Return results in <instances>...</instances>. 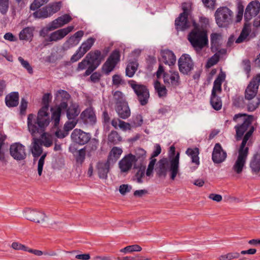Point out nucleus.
Returning <instances> with one entry per match:
<instances>
[{
  "label": "nucleus",
  "mask_w": 260,
  "mask_h": 260,
  "mask_svg": "<svg viewBox=\"0 0 260 260\" xmlns=\"http://www.w3.org/2000/svg\"><path fill=\"white\" fill-rule=\"evenodd\" d=\"M179 152L175 154V147H170L169 162L166 159L158 161L157 174L159 177H165L169 173L170 179L174 180L179 172Z\"/></svg>",
  "instance_id": "nucleus-1"
},
{
  "label": "nucleus",
  "mask_w": 260,
  "mask_h": 260,
  "mask_svg": "<svg viewBox=\"0 0 260 260\" xmlns=\"http://www.w3.org/2000/svg\"><path fill=\"white\" fill-rule=\"evenodd\" d=\"M50 119L46 107H42L38 111L37 117L35 114H29L27 116V129L32 137L41 133L48 126Z\"/></svg>",
  "instance_id": "nucleus-2"
},
{
  "label": "nucleus",
  "mask_w": 260,
  "mask_h": 260,
  "mask_svg": "<svg viewBox=\"0 0 260 260\" xmlns=\"http://www.w3.org/2000/svg\"><path fill=\"white\" fill-rule=\"evenodd\" d=\"M253 119V117L252 115H247L245 114H236L233 117L234 121L239 123L235 127L237 140L240 139L244 133L248 130L243 139L240 146H245L254 131V127L251 125Z\"/></svg>",
  "instance_id": "nucleus-3"
},
{
  "label": "nucleus",
  "mask_w": 260,
  "mask_h": 260,
  "mask_svg": "<svg viewBox=\"0 0 260 260\" xmlns=\"http://www.w3.org/2000/svg\"><path fill=\"white\" fill-rule=\"evenodd\" d=\"M194 25V29L188 36V40L197 52H200L206 46L208 43V39L205 30L197 27Z\"/></svg>",
  "instance_id": "nucleus-4"
},
{
  "label": "nucleus",
  "mask_w": 260,
  "mask_h": 260,
  "mask_svg": "<svg viewBox=\"0 0 260 260\" xmlns=\"http://www.w3.org/2000/svg\"><path fill=\"white\" fill-rule=\"evenodd\" d=\"M249 153L248 147H239L235 153L232 171L236 174H241L244 170Z\"/></svg>",
  "instance_id": "nucleus-5"
},
{
  "label": "nucleus",
  "mask_w": 260,
  "mask_h": 260,
  "mask_svg": "<svg viewBox=\"0 0 260 260\" xmlns=\"http://www.w3.org/2000/svg\"><path fill=\"white\" fill-rule=\"evenodd\" d=\"M56 96L57 99L58 101H60L61 103L59 106L51 109L52 119L55 126H57L59 124L61 111L67 108V102L70 99V95L66 91L60 90L57 92Z\"/></svg>",
  "instance_id": "nucleus-6"
},
{
  "label": "nucleus",
  "mask_w": 260,
  "mask_h": 260,
  "mask_svg": "<svg viewBox=\"0 0 260 260\" xmlns=\"http://www.w3.org/2000/svg\"><path fill=\"white\" fill-rule=\"evenodd\" d=\"M225 74L223 72H220L214 82L210 103L213 108L216 110H219L222 107V102L218 94H220L221 92V84L225 79Z\"/></svg>",
  "instance_id": "nucleus-7"
},
{
  "label": "nucleus",
  "mask_w": 260,
  "mask_h": 260,
  "mask_svg": "<svg viewBox=\"0 0 260 260\" xmlns=\"http://www.w3.org/2000/svg\"><path fill=\"white\" fill-rule=\"evenodd\" d=\"M216 23L220 27H226L234 21V12L227 7H220L214 14Z\"/></svg>",
  "instance_id": "nucleus-8"
},
{
  "label": "nucleus",
  "mask_w": 260,
  "mask_h": 260,
  "mask_svg": "<svg viewBox=\"0 0 260 260\" xmlns=\"http://www.w3.org/2000/svg\"><path fill=\"white\" fill-rule=\"evenodd\" d=\"M244 19L248 22L253 19V25L255 27L260 26V3L258 1H253L247 6Z\"/></svg>",
  "instance_id": "nucleus-9"
},
{
  "label": "nucleus",
  "mask_w": 260,
  "mask_h": 260,
  "mask_svg": "<svg viewBox=\"0 0 260 260\" xmlns=\"http://www.w3.org/2000/svg\"><path fill=\"white\" fill-rule=\"evenodd\" d=\"M157 78H160L163 75L164 82L167 85L176 86L179 84V75L178 72L170 71L168 72H164L162 66L160 65L156 73Z\"/></svg>",
  "instance_id": "nucleus-10"
},
{
  "label": "nucleus",
  "mask_w": 260,
  "mask_h": 260,
  "mask_svg": "<svg viewBox=\"0 0 260 260\" xmlns=\"http://www.w3.org/2000/svg\"><path fill=\"white\" fill-rule=\"evenodd\" d=\"M129 84L137 95L140 104L143 106L146 105L149 98L148 89L145 86L138 84L133 80L130 81Z\"/></svg>",
  "instance_id": "nucleus-11"
},
{
  "label": "nucleus",
  "mask_w": 260,
  "mask_h": 260,
  "mask_svg": "<svg viewBox=\"0 0 260 260\" xmlns=\"http://www.w3.org/2000/svg\"><path fill=\"white\" fill-rule=\"evenodd\" d=\"M86 58L89 60L90 66L85 72V75H90L101 63L103 58L102 57L101 52L99 50L91 51L88 53Z\"/></svg>",
  "instance_id": "nucleus-12"
},
{
  "label": "nucleus",
  "mask_w": 260,
  "mask_h": 260,
  "mask_svg": "<svg viewBox=\"0 0 260 260\" xmlns=\"http://www.w3.org/2000/svg\"><path fill=\"white\" fill-rule=\"evenodd\" d=\"M95 39L90 37L83 42L80 47L78 48L76 53L71 57L73 62L76 61L80 59L93 45Z\"/></svg>",
  "instance_id": "nucleus-13"
},
{
  "label": "nucleus",
  "mask_w": 260,
  "mask_h": 260,
  "mask_svg": "<svg viewBox=\"0 0 260 260\" xmlns=\"http://www.w3.org/2000/svg\"><path fill=\"white\" fill-rule=\"evenodd\" d=\"M137 161L136 157L131 154L125 156L118 162L120 173L127 174Z\"/></svg>",
  "instance_id": "nucleus-14"
},
{
  "label": "nucleus",
  "mask_w": 260,
  "mask_h": 260,
  "mask_svg": "<svg viewBox=\"0 0 260 260\" xmlns=\"http://www.w3.org/2000/svg\"><path fill=\"white\" fill-rule=\"evenodd\" d=\"M120 53L118 51H114L109 56L103 66V72L109 74L115 68L120 60Z\"/></svg>",
  "instance_id": "nucleus-15"
},
{
  "label": "nucleus",
  "mask_w": 260,
  "mask_h": 260,
  "mask_svg": "<svg viewBox=\"0 0 260 260\" xmlns=\"http://www.w3.org/2000/svg\"><path fill=\"white\" fill-rule=\"evenodd\" d=\"M179 69L183 74H188L193 68V63L188 54L182 55L178 61Z\"/></svg>",
  "instance_id": "nucleus-16"
},
{
  "label": "nucleus",
  "mask_w": 260,
  "mask_h": 260,
  "mask_svg": "<svg viewBox=\"0 0 260 260\" xmlns=\"http://www.w3.org/2000/svg\"><path fill=\"white\" fill-rule=\"evenodd\" d=\"M24 214L27 219L37 223H43L46 217L44 212L35 209H26Z\"/></svg>",
  "instance_id": "nucleus-17"
},
{
  "label": "nucleus",
  "mask_w": 260,
  "mask_h": 260,
  "mask_svg": "<svg viewBox=\"0 0 260 260\" xmlns=\"http://www.w3.org/2000/svg\"><path fill=\"white\" fill-rule=\"evenodd\" d=\"M31 151L33 156L35 158L41 156L38 163V173L39 176H41L43 171V168L45 162V159L47 155V152H43L42 147H31ZM36 159L34 158L35 161Z\"/></svg>",
  "instance_id": "nucleus-18"
},
{
  "label": "nucleus",
  "mask_w": 260,
  "mask_h": 260,
  "mask_svg": "<svg viewBox=\"0 0 260 260\" xmlns=\"http://www.w3.org/2000/svg\"><path fill=\"white\" fill-rule=\"evenodd\" d=\"M72 140L79 145L86 144L90 139V135L81 129H75L71 135Z\"/></svg>",
  "instance_id": "nucleus-19"
},
{
  "label": "nucleus",
  "mask_w": 260,
  "mask_h": 260,
  "mask_svg": "<svg viewBox=\"0 0 260 260\" xmlns=\"http://www.w3.org/2000/svg\"><path fill=\"white\" fill-rule=\"evenodd\" d=\"M74 26H69L55 31L49 35L46 40L49 42H57L60 40L71 32L74 29Z\"/></svg>",
  "instance_id": "nucleus-20"
},
{
  "label": "nucleus",
  "mask_w": 260,
  "mask_h": 260,
  "mask_svg": "<svg viewBox=\"0 0 260 260\" xmlns=\"http://www.w3.org/2000/svg\"><path fill=\"white\" fill-rule=\"evenodd\" d=\"M259 84V80L258 78L252 79L247 86L245 93L246 100H252L255 97Z\"/></svg>",
  "instance_id": "nucleus-21"
},
{
  "label": "nucleus",
  "mask_w": 260,
  "mask_h": 260,
  "mask_svg": "<svg viewBox=\"0 0 260 260\" xmlns=\"http://www.w3.org/2000/svg\"><path fill=\"white\" fill-rule=\"evenodd\" d=\"M249 166L252 174L260 177V148L251 158Z\"/></svg>",
  "instance_id": "nucleus-22"
},
{
  "label": "nucleus",
  "mask_w": 260,
  "mask_h": 260,
  "mask_svg": "<svg viewBox=\"0 0 260 260\" xmlns=\"http://www.w3.org/2000/svg\"><path fill=\"white\" fill-rule=\"evenodd\" d=\"M53 138L52 136L47 133H44L41 135L40 139L35 138L34 137L32 141L33 146H40V145L50 146L53 144Z\"/></svg>",
  "instance_id": "nucleus-23"
},
{
  "label": "nucleus",
  "mask_w": 260,
  "mask_h": 260,
  "mask_svg": "<svg viewBox=\"0 0 260 260\" xmlns=\"http://www.w3.org/2000/svg\"><path fill=\"white\" fill-rule=\"evenodd\" d=\"M115 110L121 119H126L131 116V110L127 102L116 106Z\"/></svg>",
  "instance_id": "nucleus-24"
},
{
  "label": "nucleus",
  "mask_w": 260,
  "mask_h": 260,
  "mask_svg": "<svg viewBox=\"0 0 260 260\" xmlns=\"http://www.w3.org/2000/svg\"><path fill=\"white\" fill-rule=\"evenodd\" d=\"M227 156L226 152L222 147H214L212 158L215 164H220L225 160Z\"/></svg>",
  "instance_id": "nucleus-25"
},
{
  "label": "nucleus",
  "mask_w": 260,
  "mask_h": 260,
  "mask_svg": "<svg viewBox=\"0 0 260 260\" xmlns=\"http://www.w3.org/2000/svg\"><path fill=\"white\" fill-rule=\"evenodd\" d=\"M80 117L86 123L93 124L96 122L95 115L91 107L83 111L80 115Z\"/></svg>",
  "instance_id": "nucleus-26"
},
{
  "label": "nucleus",
  "mask_w": 260,
  "mask_h": 260,
  "mask_svg": "<svg viewBox=\"0 0 260 260\" xmlns=\"http://www.w3.org/2000/svg\"><path fill=\"white\" fill-rule=\"evenodd\" d=\"M69 151L71 152L77 163L82 164L85 158L86 150L85 148L78 149L77 147H69Z\"/></svg>",
  "instance_id": "nucleus-27"
},
{
  "label": "nucleus",
  "mask_w": 260,
  "mask_h": 260,
  "mask_svg": "<svg viewBox=\"0 0 260 260\" xmlns=\"http://www.w3.org/2000/svg\"><path fill=\"white\" fill-rule=\"evenodd\" d=\"M10 153L14 159L18 161L23 160L26 157L24 147H10Z\"/></svg>",
  "instance_id": "nucleus-28"
},
{
  "label": "nucleus",
  "mask_w": 260,
  "mask_h": 260,
  "mask_svg": "<svg viewBox=\"0 0 260 260\" xmlns=\"http://www.w3.org/2000/svg\"><path fill=\"white\" fill-rule=\"evenodd\" d=\"M110 163L106 162H100L97 164L96 168L100 178L106 179L108 177V173L110 170Z\"/></svg>",
  "instance_id": "nucleus-29"
},
{
  "label": "nucleus",
  "mask_w": 260,
  "mask_h": 260,
  "mask_svg": "<svg viewBox=\"0 0 260 260\" xmlns=\"http://www.w3.org/2000/svg\"><path fill=\"white\" fill-rule=\"evenodd\" d=\"M72 18L69 14H64L58 17L51 22L53 28H58L68 24L72 20Z\"/></svg>",
  "instance_id": "nucleus-30"
},
{
  "label": "nucleus",
  "mask_w": 260,
  "mask_h": 260,
  "mask_svg": "<svg viewBox=\"0 0 260 260\" xmlns=\"http://www.w3.org/2000/svg\"><path fill=\"white\" fill-rule=\"evenodd\" d=\"M187 154L189 156L191 159L192 163L194 164L196 166L194 167L193 170H196L200 165L199 157V150L198 147H189L186 151Z\"/></svg>",
  "instance_id": "nucleus-31"
},
{
  "label": "nucleus",
  "mask_w": 260,
  "mask_h": 260,
  "mask_svg": "<svg viewBox=\"0 0 260 260\" xmlns=\"http://www.w3.org/2000/svg\"><path fill=\"white\" fill-rule=\"evenodd\" d=\"M187 16V15L181 14L180 16L176 19L175 24L178 30H184L189 27Z\"/></svg>",
  "instance_id": "nucleus-32"
},
{
  "label": "nucleus",
  "mask_w": 260,
  "mask_h": 260,
  "mask_svg": "<svg viewBox=\"0 0 260 260\" xmlns=\"http://www.w3.org/2000/svg\"><path fill=\"white\" fill-rule=\"evenodd\" d=\"M161 56L163 61L169 66H172L176 62V57L173 52L170 50H166L161 51Z\"/></svg>",
  "instance_id": "nucleus-33"
},
{
  "label": "nucleus",
  "mask_w": 260,
  "mask_h": 260,
  "mask_svg": "<svg viewBox=\"0 0 260 260\" xmlns=\"http://www.w3.org/2000/svg\"><path fill=\"white\" fill-rule=\"evenodd\" d=\"M122 153V150L120 147H112L110 151L107 161L110 164L115 163L120 157Z\"/></svg>",
  "instance_id": "nucleus-34"
},
{
  "label": "nucleus",
  "mask_w": 260,
  "mask_h": 260,
  "mask_svg": "<svg viewBox=\"0 0 260 260\" xmlns=\"http://www.w3.org/2000/svg\"><path fill=\"white\" fill-rule=\"evenodd\" d=\"M18 93L16 92H11L6 96V104L9 107H15L18 104Z\"/></svg>",
  "instance_id": "nucleus-35"
},
{
  "label": "nucleus",
  "mask_w": 260,
  "mask_h": 260,
  "mask_svg": "<svg viewBox=\"0 0 260 260\" xmlns=\"http://www.w3.org/2000/svg\"><path fill=\"white\" fill-rule=\"evenodd\" d=\"M80 112L79 106L77 104H72L67 111V115L69 120H76L75 118Z\"/></svg>",
  "instance_id": "nucleus-36"
},
{
  "label": "nucleus",
  "mask_w": 260,
  "mask_h": 260,
  "mask_svg": "<svg viewBox=\"0 0 260 260\" xmlns=\"http://www.w3.org/2000/svg\"><path fill=\"white\" fill-rule=\"evenodd\" d=\"M146 172L145 167L140 168L134 176L133 181L139 184L143 183L145 180L147 181L145 178Z\"/></svg>",
  "instance_id": "nucleus-37"
},
{
  "label": "nucleus",
  "mask_w": 260,
  "mask_h": 260,
  "mask_svg": "<svg viewBox=\"0 0 260 260\" xmlns=\"http://www.w3.org/2000/svg\"><path fill=\"white\" fill-rule=\"evenodd\" d=\"M221 41V35L220 34L213 33L211 35V49L213 51H216Z\"/></svg>",
  "instance_id": "nucleus-38"
},
{
  "label": "nucleus",
  "mask_w": 260,
  "mask_h": 260,
  "mask_svg": "<svg viewBox=\"0 0 260 260\" xmlns=\"http://www.w3.org/2000/svg\"><path fill=\"white\" fill-rule=\"evenodd\" d=\"M138 63L137 61L129 62L126 68V75L129 77H132L137 70Z\"/></svg>",
  "instance_id": "nucleus-39"
},
{
  "label": "nucleus",
  "mask_w": 260,
  "mask_h": 260,
  "mask_svg": "<svg viewBox=\"0 0 260 260\" xmlns=\"http://www.w3.org/2000/svg\"><path fill=\"white\" fill-rule=\"evenodd\" d=\"M247 103V110L249 111L252 112L254 111L258 108L260 104V98L256 97V98L252 99V100H246Z\"/></svg>",
  "instance_id": "nucleus-40"
},
{
  "label": "nucleus",
  "mask_w": 260,
  "mask_h": 260,
  "mask_svg": "<svg viewBox=\"0 0 260 260\" xmlns=\"http://www.w3.org/2000/svg\"><path fill=\"white\" fill-rule=\"evenodd\" d=\"M250 30L247 27H244L242 29L241 34L237 39L236 40V43H241L248 40V36L249 35Z\"/></svg>",
  "instance_id": "nucleus-41"
},
{
  "label": "nucleus",
  "mask_w": 260,
  "mask_h": 260,
  "mask_svg": "<svg viewBox=\"0 0 260 260\" xmlns=\"http://www.w3.org/2000/svg\"><path fill=\"white\" fill-rule=\"evenodd\" d=\"M32 36V29L29 27H26L20 32L19 39L21 40H28Z\"/></svg>",
  "instance_id": "nucleus-42"
},
{
  "label": "nucleus",
  "mask_w": 260,
  "mask_h": 260,
  "mask_svg": "<svg viewBox=\"0 0 260 260\" xmlns=\"http://www.w3.org/2000/svg\"><path fill=\"white\" fill-rule=\"evenodd\" d=\"M154 88L159 97L166 96L167 94L166 88L165 86L161 85L159 82L156 81L154 82Z\"/></svg>",
  "instance_id": "nucleus-43"
},
{
  "label": "nucleus",
  "mask_w": 260,
  "mask_h": 260,
  "mask_svg": "<svg viewBox=\"0 0 260 260\" xmlns=\"http://www.w3.org/2000/svg\"><path fill=\"white\" fill-rule=\"evenodd\" d=\"M33 16L35 18L39 19L45 18L50 17L49 13L46 7L35 12L33 13Z\"/></svg>",
  "instance_id": "nucleus-44"
},
{
  "label": "nucleus",
  "mask_w": 260,
  "mask_h": 260,
  "mask_svg": "<svg viewBox=\"0 0 260 260\" xmlns=\"http://www.w3.org/2000/svg\"><path fill=\"white\" fill-rule=\"evenodd\" d=\"M142 247L137 244L127 246L124 248L120 249V251L124 253L133 252H139L142 250Z\"/></svg>",
  "instance_id": "nucleus-45"
},
{
  "label": "nucleus",
  "mask_w": 260,
  "mask_h": 260,
  "mask_svg": "<svg viewBox=\"0 0 260 260\" xmlns=\"http://www.w3.org/2000/svg\"><path fill=\"white\" fill-rule=\"evenodd\" d=\"M61 6V3L60 2L54 3L47 6L46 7L50 16L58 12L60 9Z\"/></svg>",
  "instance_id": "nucleus-46"
},
{
  "label": "nucleus",
  "mask_w": 260,
  "mask_h": 260,
  "mask_svg": "<svg viewBox=\"0 0 260 260\" xmlns=\"http://www.w3.org/2000/svg\"><path fill=\"white\" fill-rule=\"evenodd\" d=\"M113 99L116 104V106L122 104L124 102H126L124 94L119 91H116L113 93Z\"/></svg>",
  "instance_id": "nucleus-47"
},
{
  "label": "nucleus",
  "mask_w": 260,
  "mask_h": 260,
  "mask_svg": "<svg viewBox=\"0 0 260 260\" xmlns=\"http://www.w3.org/2000/svg\"><path fill=\"white\" fill-rule=\"evenodd\" d=\"M240 253L237 252H232L226 254H222L219 257V260H233L238 258Z\"/></svg>",
  "instance_id": "nucleus-48"
},
{
  "label": "nucleus",
  "mask_w": 260,
  "mask_h": 260,
  "mask_svg": "<svg viewBox=\"0 0 260 260\" xmlns=\"http://www.w3.org/2000/svg\"><path fill=\"white\" fill-rule=\"evenodd\" d=\"M143 117L141 115L137 114L132 118V125L133 127H137L142 125L143 123Z\"/></svg>",
  "instance_id": "nucleus-49"
},
{
  "label": "nucleus",
  "mask_w": 260,
  "mask_h": 260,
  "mask_svg": "<svg viewBox=\"0 0 260 260\" xmlns=\"http://www.w3.org/2000/svg\"><path fill=\"white\" fill-rule=\"evenodd\" d=\"M156 159L155 158H151L147 169L146 172V175L147 177L152 176L154 165L156 163Z\"/></svg>",
  "instance_id": "nucleus-50"
},
{
  "label": "nucleus",
  "mask_w": 260,
  "mask_h": 260,
  "mask_svg": "<svg viewBox=\"0 0 260 260\" xmlns=\"http://www.w3.org/2000/svg\"><path fill=\"white\" fill-rule=\"evenodd\" d=\"M108 141L113 144H116L120 141V137L115 131H112L108 136Z\"/></svg>",
  "instance_id": "nucleus-51"
},
{
  "label": "nucleus",
  "mask_w": 260,
  "mask_h": 260,
  "mask_svg": "<svg viewBox=\"0 0 260 260\" xmlns=\"http://www.w3.org/2000/svg\"><path fill=\"white\" fill-rule=\"evenodd\" d=\"M244 12V7L241 4H239L237 7V12L236 16L235 21L237 23L240 22L243 16Z\"/></svg>",
  "instance_id": "nucleus-52"
},
{
  "label": "nucleus",
  "mask_w": 260,
  "mask_h": 260,
  "mask_svg": "<svg viewBox=\"0 0 260 260\" xmlns=\"http://www.w3.org/2000/svg\"><path fill=\"white\" fill-rule=\"evenodd\" d=\"M19 61L20 62L21 66L25 68L29 74H32L33 72L32 68L30 66L29 62L24 60L22 57L20 56L18 58Z\"/></svg>",
  "instance_id": "nucleus-53"
},
{
  "label": "nucleus",
  "mask_w": 260,
  "mask_h": 260,
  "mask_svg": "<svg viewBox=\"0 0 260 260\" xmlns=\"http://www.w3.org/2000/svg\"><path fill=\"white\" fill-rule=\"evenodd\" d=\"M49 0H34V2L30 5V9L31 10H35L44 4L47 3Z\"/></svg>",
  "instance_id": "nucleus-54"
},
{
  "label": "nucleus",
  "mask_w": 260,
  "mask_h": 260,
  "mask_svg": "<svg viewBox=\"0 0 260 260\" xmlns=\"http://www.w3.org/2000/svg\"><path fill=\"white\" fill-rule=\"evenodd\" d=\"M71 121H67L64 125L63 129L67 133L72 130L77 124V120L71 119Z\"/></svg>",
  "instance_id": "nucleus-55"
},
{
  "label": "nucleus",
  "mask_w": 260,
  "mask_h": 260,
  "mask_svg": "<svg viewBox=\"0 0 260 260\" xmlns=\"http://www.w3.org/2000/svg\"><path fill=\"white\" fill-rule=\"evenodd\" d=\"M218 60L219 56L217 54H215L213 56H212L209 59L206 66L207 68H211L213 66L216 64Z\"/></svg>",
  "instance_id": "nucleus-56"
},
{
  "label": "nucleus",
  "mask_w": 260,
  "mask_h": 260,
  "mask_svg": "<svg viewBox=\"0 0 260 260\" xmlns=\"http://www.w3.org/2000/svg\"><path fill=\"white\" fill-rule=\"evenodd\" d=\"M87 66H88V67L90 66L89 60L85 57L82 61L78 63L77 71H80L83 70L87 68Z\"/></svg>",
  "instance_id": "nucleus-57"
},
{
  "label": "nucleus",
  "mask_w": 260,
  "mask_h": 260,
  "mask_svg": "<svg viewBox=\"0 0 260 260\" xmlns=\"http://www.w3.org/2000/svg\"><path fill=\"white\" fill-rule=\"evenodd\" d=\"M8 0H0V11L2 14H6L8 10Z\"/></svg>",
  "instance_id": "nucleus-58"
},
{
  "label": "nucleus",
  "mask_w": 260,
  "mask_h": 260,
  "mask_svg": "<svg viewBox=\"0 0 260 260\" xmlns=\"http://www.w3.org/2000/svg\"><path fill=\"white\" fill-rule=\"evenodd\" d=\"M132 186L128 184H122L119 186V191L122 195H125L131 191Z\"/></svg>",
  "instance_id": "nucleus-59"
},
{
  "label": "nucleus",
  "mask_w": 260,
  "mask_h": 260,
  "mask_svg": "<svg viewBox=\"0 0 260 260\" xmlns=\"http://www.w3.org/2000/svg\"><path fill=\"white\" fill-rule=\"evenodd\" d=\"M11 247L16 250H23L27 251L28 247L18 242H13L11 244Z\"/></svg>",
  "instance_id": "nucleus-60"
},
{
  "label": "nucleus",
  "mask_w": 260,
  "mask_h": 260,
  "mask_svg": "<svg viewBox=\"0 0 260 260\" xmlns=\"http://www.w3.org/2000/svg\"><path fill=\"white\" fill-rule=\"evenodd\" d=\"M52 27L53 26H52V23L50 22L46 27L42 29L40 32V36L43 37H46L49 31L55 29V28H53Z\"/></svg>",
  "instance_id": "nucleus-61"
},
{
  "label": "nucleus",
  "mask_w": 260,
  "mask_h": 260,
  "mask_svg": "<svg viewBox=\"0 0 260 260\" xmlns=\"http://www.w3.org/2000/svg\"><path fill=\"white\" fill-rule=\"evenodd\" d=\"M132 127H133L132 126V124H130L129 123L126 122L124 121L121 120L119 128L120 129H121L122 131H129L132 129Z\"/></svg>",
  "instance_id": "nucleus-62"
},
{
  "label": "nucleus",
  "mask_w": 260,
  "mask_h": 260,
  "mask_svg": "<svg viewBox=\"0 0 260 260\" xmlns=\"http://www.w3.org/2000/svg\"><path fill=\"white\" fill-rule=\"evenodd\" d=\"M7 152V150H5L4 147H0V161L2 162L4 165H6L8 162L6 158V153Z\"/></svg>",
  "instance_id": "nucleus-63"
},
{
  "label": "nucleus",
  "mask_w": 260,
  "mask_h": 260,
  "mask_svg": "<svg viewBox=\"0 0 260 260\" xmlns=\"http://www.w3.org/2000/svg\"><path fill=\"white\" fill-rule=\"evenodd\" d=\"M202 2L205 7L210 9H214L216 0H202Z\"/></svg>",
  "instance_id": "nucleus-64"
}]
</instances>
